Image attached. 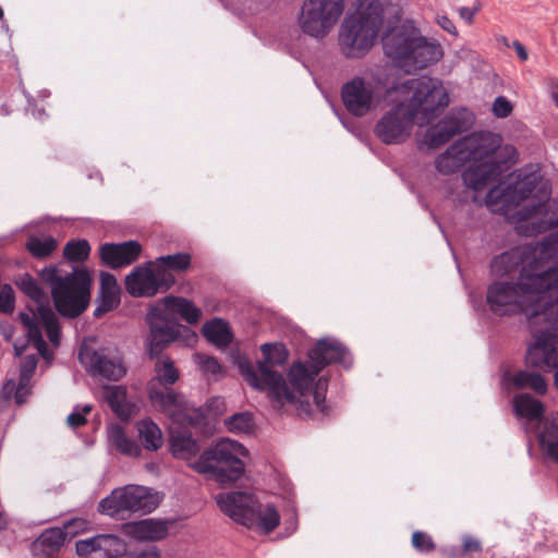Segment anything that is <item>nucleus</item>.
<instances>
[{"mask_svg": "<svg viewBox=\"0 0 558 558\" xmlns=\"http://www.w3.org/2000/svg\"><path fill=\"white\" fill-rule=\"evenodd\" d=\"M396 89L409 95V98L392 106L374 128L375 135L386 145L405 142L418 114L423 121L428 122L439 109L449 105V96L442 83L434 77L409 78Z\"/></svg>", "mask_w": 558, "mask_h": 558, "instance_id": "nucleus-2", "label": "nucleus"}, {"mask_svg": "<svg viewBox=\"0 0 558 558\" xmlns=\"http://www.w3.org/2000/svg\"><path fill=\"white\" fill-rule=\"evenodd\" d=\"M170 447L172 454L183 460H190L199 451V446L191 434L174 429H171Z\"/></svg>", "mask_w": 558, "mask_h": 558, "instance_id": "nucleus-28", "label": "nucleus"}, {"mask_svg": "<svg viewBox=\"0 0 558 558\" xmlns=\"http://www.w3.org/2000/svg\"><path fill=\"white\" fill-rule=\"evenodd\" d=\"M412 546L420 553H432L436 545L430 535L422 531L412 534Z\"/></svg>", "mask_w": 558, "mask_h": 558, "instance_id": "nucleus-43", "label": "nucleus"}, {"mask_svg": "<svg viewBox=\"0 0 558 558\" xmlns=\"http://www.w3.org/2000/svg\"><path fill=\"white\" fill-rule=\"evenodd\" d=\"M551 231L541 241L513 247L495 256L490 262L494 276L504 277L520 269L518 280L523 286L532 281L558 282V257L553 266L550 259L558 253V216L533 222V232Z\"/></svg>", "mask_w": 558, "mask_h": 558, "instance_id": "nucleus-3", "label": "nucleus"}, {"mask_svg": "<svg viewBox=\"0 0 558 558\" xmlns=\"http://www.w3.org/2000/svg\"><path fill=\"white\" fill-rule=\"evenodd\" d=\"M389 0H368L341 25L339 45L347 58H361L373 47L383 25Z\"/></svg>", "mask_w": 558, "mask_h": 558, "instance_id": "nucleus-6", "label": "nucleus"}, {"mask_svg": "<svg viewBox=\"0 0 558 558\" xmlns=\"http://www.w3.org/2000/svg\"><path fill=\"white\" fill-rule=\"evenodd\" d=\"M104 398L110 409L121 418L128 420L133 413V405L126 400V389L122 386H107Z\"/></svg>", "mask_w": 558, "mask_h": 558, "instance_id": "nucleus-27", "label": "nucleus"}, {"mask_svg": "<svg viewBox=\"0 0 558 558\" xmlns=\"http://www.w3.org/2000/svg\"><path fill=\"white\" fill-rule=\"evenodd\" d=\"M160 553L157 546L147 545L136 550L135 558H159Z\"/></svg>", "mask_w": 558, "mask_h": 558, "instance_id": "nucleus-51", "label": "nucleus"}, {"mask_svg": "<svg viewBox=\"0 0 558 558\" xmlns=\"http://www.w3.org/2000/svg\"><path fill=\"white\" fill-rule=\"evenodd\" d=\"M383 47L386 56L407 73L423 70L444 56L439 43L428 40L414 28L404 26L387 32L383 37Z\"/></svg>", "mask_w": 558, "mask_h": 558, "instance_id": "nucleus-4", "label": "nucleus"}, {"mask_svg": "<svg viewBox=\"0 0 558 558\" xmlns=\"http://www.w3.org/2000/svg\"><path fill=\"white\" fill-rule=\"evenodd\" d=\"M109 439L114 448L122 454L138 457L142 453V449L137 442L129 438L123 427L118 424L110 427Z\"/></svg>", "mask_w": 558, "mask_h": 558, "instance_id": "nucleus-34", "label": "nucleus"}, {"mask_svg": "<svg viewBox=\"0 0 558 558\" xmlns=\"http://www.w3.org/2000/svg\"><path fill=\"white\" fill-rule=\"evenodd\" d=\"M38 356L36 354L26 355L21 362L20 378L31 380L37 367Z\"/></svg>", "mask_w": 558, "mask_h": 558, "instance_id": "nucleus-46", "label": "nucleus"}, {"mask_svg": "<svg viewBox=\"0 0 558 558\" xmlns=\"http://www.w3.org/2000/svg\"><path fill=\"white\" fill-rule=\"evenodd\" d=\"M194 359L202 372L206 374L217 375L221 371L219 362L213 356L197 353Z\"/></svg>", "mask_w": 558, "mask_h": 558, "instance_id": "nucleus-45", "label": "nucleus"}, {"mask_svg": "<svg viewBox=\"0 0 558 558\" xmlns=\"http://www.w3.org/2000/svg\"><path fill=\"white\" fill-rule=\"evenodd\" d=\"M328 380L325 377H322L316 381L313 391L314 402L317 409L324 414L328 413L325 404Z\"/></svg>", "mask_w": 558, "mask_h": 558, "instance_id": "nucleus-44", "label": "nucleus"}, {"mask_svg": "<svg viewBox=\"0 0 558 558\" xmlns=\"http://www.w3.org/2000/svg\"><path fill=\"white\" fill-rule=\"evenodd\" d=\"M41 279L50 286L52 300L58 313L64 317L80 316L90 300L92 279L86 269L78 268L72 274L60 276L57 268H45Z\"/></svg>", "mask_w": 558, "mask_h": 558, "instance_id": "nucleus-7", "label": "nucleus"}, {"mask_svg": "<svg viewBox=\"0 0 558 558\" xmlns=\"http://www.w3.org/2000/svg\"><path fill=\"white\" fill-rule=\"evenodd\" d=\"M192 257L189 253H177L157 257L153 260L157 269H165L166 271H185L191 266Z\"/></svg>", "mask_w": 558, "mask_h": 558, "instance_id": "nucleus-35", "label": "nucleus"}, {"mask_svg": "<svg viewBox=\"0 0 558 558\" xmlns=\"http://www.w3.org/2000/svg\"><path fill=\"white\" fill-rule=\"evenodd\" d=\"M253 425V417L247 412L235 413L226 420V426L231 433H248Z\"/></svg>", "mask_w": 558, "mask_h": 558, "instance_id": "nucleus-42", "label": "nucleus"}, {"mask_svg": "<svg viewBox=\"0 0 558 558\" xmlns=\"http://www.w3.org/2000/svg\"><path fill=\"white\" fill-rule=\"evenodd\" d=\"M4 17V12H3V9L0 7V20H3Z\"/></svg>", "mask_w": 558, "mask_h": 558, "instance_id": "nucleus-60", "label": "nucleus"}, {"mask_svg": "<svg viewBox=\"0 0 558 558\" xmlns=\"http://www.w3.org/2000/svg\"><path fill=\"white\" fill-rule=\"evenodd\" d=\"M155 379L163 387L175 384L179 379V371L173 361L168 356H161L155 364Z\"/></svg>", "mask_w": 558, "mask_h": 558, "instance_id": "nucleus-36", "label": "nucleus"}, {"mask_svg": "<svg viewBox=\"0 0 558 558\" xmlns=\"http://www.w3.org/2000/svg\"><path fill=\"white\" fill-rule=\"evenodd\" d=\"M216 501L226 515L246 526L257 499L246 492H229L218 494Z\"/></svg>", "mask_w": 558, "mask_h": 558, "instance_id": "nucleus-20", "label": "nucleus"}, {"mask_svg": "<svg viewBox=\"0 0 558 558\" xmlns=\"http://www.w3.org/2000/svg\"><path fill=\"white\" fill-rule=\"evenodd\" d=\"M550 95L555 102V105L558 107V82L551 81L550 83Z\"/></svg>", "mask_w": 558, "mask_h": 558, "instance_id": "nucleus-57", "label": "nucleus"}, {"mask_svg": "<svg viewBox=\"0 0 558 558\" xmlns=\"http://www.w3.org/2000/svg\"><path fill=\"white\" fill-rule=\"evenodd\" d=\"M78 359L93 377H101L118 381L126 373L122 360L112 355L107 349L95 350L90 347H82Z\"/></svg>", "mask_w": 558, "mask_h": 558, "instance_id": "nucleus-16", "label": "nucleus"}, {"mask_svg": "<svg viewBox=\"0 0 558 558\" xmlns=\"http://www.w3.org/2000/svg\"><path fill=\"white\" fill-rule=\"evenodd\" d=\"M471 124L472 119L466 110L451 112L427 129L424 143L429 148H439L451 141L456 135L466 131Z\"/></svg>", "mask_w": 558, "mask_h": 558, "instance_id": "nucleus-18", "label": "nucleus"}, {"mask_svg": "<svg viewBox=\"0 0 558 558\" xmlns=\"http://www.w3.org/2000/svg\"><path fill=\"white\" fill-rule=\"evenodd\" d=\"M14 291L11 286L5 284L0 291V312L11 313L14 308Z\"/></svg>", "mask_w": 558, "mask_h": 558, "instance_id": "nucleus-47", "label": "nucleus"}, {"mask_svg": "<svg viewBox=\"0 0 558 558\" xmlns=\"http://www.w3.org/2000/svg\"><path fill=\"white\" fill-rule=\"evenodd\" d=\"M344 11V0H306L300 15L302 31L323 38L338 22Z\"/></svg>", "mask_w": 558, "mask_h": 558, "instance_id": "nucleus-13", "label": "nucleus"}, {"mask_svg": "<svg viewBox=\"0 0 558 558\" xmlns=\"http://www.w3.org/2000/svg\"><path fill=\"white\" fill-rule=\"evenodd\" d=\"M120 291H100L98 306L94 311L95 317H101L104 314L114 310L120 303Z\"/></svg>", "mask_w": 558, "mask_h": 558, "instance_id": "nucleus-41", "label": "nucleus"}, {"mask_svg": "<svg viewBox=\"0 0 558 558\" xmlns=\"http://www.w3.org/2000/svg\"><path fill=\"white\" fill-rule=\"evenodd\" d=\"M58 242L52 236H31L26 242L27 251L36 258H46L57 248Z\"/></svg>", "mask_w": 558, "mask_h": 558, "instance_id": "nucleus-37", "label": "nucleus"}, {"mask_svg": "<svg viewBox=\"0 0 558 558\" xmlns=\"http://www.w3.org/2000/svg\"><path fill=\"white\" fill-rule=\"evenodd\" d=\"M7 527V519L4 513L0 510V531Z\"/></svg>", "mask_w": 558, "mask_h": 558, "instance_id": "nucleus-58", "label": "nucleus"}, {"mask_svg": "<svg viewBox=\"0 0 558 558\" xmlns=\"http://www.w3.org/2000/svg\"><path fill=\"white\" fill-rule=\"evenodd\" d=\"M308 357L312 362L311 368L302 362H295L289 371L290 384L300 397H304L313 387L315 377L325 366L341 363L349 367L352 362L347 348L335 339L319 340L308 352Z\"/></svg>", "mask_w": 558, "mask_h": 558, "instance_id": "nucleus-9", "label": "nucleus"}, {"mask_svg": "<svg viewBox=\"0 0 558 558\" xmlns=\"http://www.w3.org/2000/svg\"><path fill=\"white\" fill-rule=\"evenodd\" d=\"M137 432L143 447L149 451H157L163 444L162 432L150 418L137 423Z\"/></svg>", "mask_w": 558, "mask_h": 558, "instance_id": "nucleus-31", "label": "nucleus"}, {"mask_svg": "<svg viewBox=\"0 0 558 558\" xmlns=\"http://www.w3.org/2000/svg\"><path fill=\"white\" fill-rule=\"evenodd\" d=\"M80 558H119L126 553V543L114 534H97L75 544Z\"/></svg>", "mask_w": 558, "mask_h": 558, "instance_id": "nucleus-19", "label": "nucleus"}, {"mask_svg": "<svg viewBox=\"0 0 558 558\" xmlns=\"http://www.w3.org/2000/svg\"><path fill=\"white\" fill-rule=\"evenodd\" d=\"M511 111L512 106L507 98L499 96L495 99L493 105V113L497 118H506L511 113Z\"/></svg>", "mask_w": 558, "mask_h": 558, "instance_id": "nucleus-48", "label": "nucleus"}, {"mask_svg": "<svg viewBox=\"0 0 558 558\" xmlns=\"http://www.w3.org/2000/svg\"><path fill=\"white\" fill-rule=\"evenodd\" d=\"M71 525L69 523L64 530L59 527H50L45 530L31 546L32 554L35 558H53L63 547L66 537L71 534Z\"/></svg>", "mask_w": 558, "mask_h": 558, "instance_id": "nucleus-22", "label": "nucleus"}, {"mask_svg": "<svg viewBox=\"0 0 558 558\" xmlns=\"http://www.w3.org/2000/svg\"><path fill=\"white\" fill-rule=\"evenodd\" d=\"M123 531L140 541L157 542L168 535V525L161 520L144 519L124 524Z\"/></svg>", "mask_w": 558, "mask_h": 558, "instance_id": "nucleus-24", "label": "nucleus"}, {"mask_svg": "<svg viewBox=\"0 0 558 558\" xmlns=\"http://www.w3.org/2000/svg\"><path fill=\"white\" fill-rule=\"evenodd\" d=\"M19 318L25 328L27 341L23 343L14 342L15 355L21 356L27 343L31 342L37 352L46 357L48 347L43 338L41 325H44L47 336L53 344H58L60 338V326L52 310L48 305H39L38 313L31 308L29 312H21Z\"/></svg>", "mask_w": 558, "mask_h": 558, "instance_id": "nucleus-12", "label": "nucleus"}, {"mask_svg": "<svg viewBox=\"0 0 558 558\" xmlns=\"http://www.w3.org/2000/svg\"><path fill=\"white\" fill-rule=\"evenodd\" d=\"M512 383L518 389H531L539 396H544L548 389V384L545 377L542 374L532 371H519L514 374Z\"/></svg>", "mask_w": 558, "mask_h": 558, "instance_id": "nucleus-32", "label": "nucleus"}, {"mask_svg": "<svg viewBox=\"0 0 558 558\" xmlns=\"http://www.w3.org/2000/svg\"><path fill=\"white\" fill-rule=\"evenodd\" d=\"M66 422L71 427L75 428V427L83 426L87 421H86L84 413L74 411L68 416Z\"/></svg>", "mask_w": 558, "mask_h": 558, "instance_id": "nucleus-53", "label": "nucleus"}, {"mask_svg": "<svg viewBox=\"0 0 558 558\" xmlns=\"http://www.w3.org/2000/svg\"><path fill=\"white\" fill-rule=\"evenodd\" d=\"M202 331L209 342L218 347H227L232 340L228 324L221 318L205 323Z\"/></svg>", "mask_w": 558, "mask_h": 558, "instance_id": "nucleus-33", "label": "nucleus"}, {"mask_svg": "<svg viewBox=\"0 0 558 558\" xmlns=\"http://www.w3.org/2000/svg\"><path fill=\"white\" fill-rule=\"evenodd\" d=\"M437 24L449 34H452L454 36L458 35L453 22L447 15H437Z\"/></svg>", "mask_w": 558, "mask_h": 558, "instance_id": "nucleus-52", "label": "nucleus"}, {"mask_svg": "<svg viewBox=\"0 0 558 558\" xmlns=\"http://www.w3.org/2000/svg\"><path fill=\"white\" fill-rule=\"evenodd\" d=\"M514 154L513 146L501 145L499 135L472 133L440 154L435 160V168L441 174H451L471 162L462 173V180L468 187L477 192L498 181L508 171Z\"/></svg>", "mask_w": 558, "mask_h": 558, "instance_id": "nucleus-1", "label": "nucleus"}, {"mask_svg": "<svg viewBox=\"0 0 558 558\" xmlns=\"http://www.w3.org/2000/svg\"><path fill=\"white\" fill-rule=\"evenodd\" d=\"M161 500L162 495L150 487L126 485L113 489L109 496L101 499L99 510L112 518H119L123 512L147 514L153 512Z\"/></svg>", "mask_w": 558, "mask_h": 558, "instance_id": "nucleus-10", "label": "nucleus"}, {"mask_svg": "<svg viewBox=\"0 0 558 558\" xmlns=\"http://www.w3.org/2000/svg\"><path fill=\"white\" fill-rule=\"evenodd\" d=\"M171 272L157 269L155 263L147 262L136 266L125 278V289L134 298H150L158 292H166L174 283Z\"/></svg>", "mask_w": 558, "mask_h": 558, "instance_id": "nucleus-14", "label": "nucleus"}, {"mask_svg": "<svg viewBox=\"0 0 558 558\" xmlns=\"http://www.w3.org/2000/svg\"><path fill=\"white\" fill-rule=\"evenodd\" d=\"M280 523V515L274 505H260L258 501L255 505L252 518L247 522V527H258L265 533L272 532Z\"/></svg>", "mask_w": 558, "mask_h": 558, "instance_id": "nucleus-25", "label": "nucleus"}, {"mask_svg": "<svg viewBox=\"0 0 558 558\" xmlns=\"http://www.w3.org/2000/svg\"><path fill=\"white\" fill-rule=\"evenodd\" d=\"M513 410L517 416L529 421L539 420L545 412L544 404L529 393H520L513 398Z\"/></svg>", "mask_w": 558, "mask_h": 558, "instance_id": "nucleus-30", "label": "nucleus"}, {"mask_svg": "<svg viewBox=\"0 0 558 558\" xmlns=\"http://www.w3.org/2000/svg\"><path fill=\"white\" fill-rule=\"evenodd\" d=\"M16 283L19 288L36 303L35 311L38 313V306L46 305V295L36 279L28 274H24L20 277Z\"/></svg>", "mask_w": 558, "mask_h": 558, "instance_id": "nucleus-38", "label": "nucleus"}, {"mask_svg": "<svg viewBox=\"0 0 558 558\" xmlns=\"http://www.w3.org/2000/svg\"><path fill=\"white\" fill-rule=\"evenodd\" d=\"M341 98L350 113L363 117L380 104L383 88L374 81L355 76L342 86Z\"/></svg>", "mask_w": 558, "mask_h": 558, "instance_id": "nucleus-15", "label": "nucleus"}, {"mask_svg": "<svg viewBox=\"0 0 558 558\" xmlns=\"http://www.w3.org/2000/svg\"><path fill=\"white\" fill-rule=\"evenodd\" d=\"M149 398L155 408L172 417L173 422L192 426L196 423L197 411L190 409L184 397L173 389L150 388Z\"/></svg>", "mask_w": 558, "mask_h": 558, "instance_id": "nucleus-17", "label": "nucleus"}, {"mask_svg": "<svg viewBox=\"0 0 558 558\" xmlns=\"http://www.w3.org/2000/svg\"><path fill=\"white\" fill-rule=\"evenodd\" d=\"M260 351L263 360L258 361L256 366L247 361L240 363V371L246 383L257 390H267L277 407H282L286 402L296 403V396L289 389L282 374L274 369L287 362L288 352L284 345L265 343Z\"/></svg>", "mask_w": 558, "mask_h": 558, "instance_id": "nucleus-5", "label": "nucleus"}, {"mask_svg": "<svg viewBox=\"0 0 558 558\" xmlns=\"http://www.w3.org/2000/svg\"><path fill=\"white\" fill-rule=\"evenodd\" d=\"M551 195L550 183L545 180L541 174L531 173L525 175L523 180L519 181L512 187L507 189L506 192H500L498 187H493L488 191L485 202L487 206H494L504 198L505 202H513L520 204L526 199H533L535 203L531 208H524L527 217H533L543 211L546 202Z\"/></svg>", "mask_w": 558, "mask_h": 558, "instance_id": "nucleus-11", "label": "nucleus"}, {"mask_svg": "<svg viewBox=\"0 0 558 558\" xmlns=\"http://www.w3.org/2000/svg\"><path fill=\"white\" fill-rule=\"evenodd\" d=\"M100 291H120L117 283V279L112 274H100Z\"/></svg>", "mask_w": 558, "mask_h": 558, "instance_id": "nucleus-49", "label": "nucleus"}, {"mask_svg": "<svg viewBox=\"0 0 558 558\" xmlns=\"http://www.w3.org/2000/svg\"><path fill=\"white\" fill-rule=\"evenodd\" d=\"M150 336L148 354L150 359L157 357L165 348L178 337V329L161 318L149 319Z\"/></svg>", "mask_w": 558, "mask_h": 558, "instance_id": "nucleus-23", "label": "nucleus"}, {"mask_svg": "<svg viewBox=\"0 0 558 558\" xmlns=\"http://www.w3.org/2000/svg\"><path fill=\"white\" fill-rule=\"evenodd\" d=\"M89 253L90 245L87 240L69 241L63 248L64 257L71 262H84L88 258Z\"/></svg>", "mask_w": 558, "mask_h": 558, "instance_id": "nucleus-39", "label": "nucleus"}, {"mask_svg": "<svg viewBox=\"0 0 558 558\" xmlns=\"http://www.w3.org/2000/svg\"><path fill=\"white\" fill-rule=\"evenodd\" d=\"M477 8H468V7H462L459 9V15L462 20H464L468 24H471L474 20V16L477 12Z\"/></svg>", "mask_w": 558, "mask_h": 558, "instance_id": "nucleus-54", "label": "nucleus"}, {"mask_svg": "<svg viewBox=\"0 0 558 558\" xmlns=\"http://www.w3.org/2000/svg\"><path fill=\"white\" fill-rule=\"evenodd\" d=\"M90 410H92V407H90V405H85V407L83 408V412H84V413H88V412H90Z\"/></svg>", "mask_w": 558, "mask_h": 558, "instance_id": "nucleus-59", "label": "nucleus"}, {"mask_svg": "<svg viewBox=\"0 0 558 558\" xmlns=\"http://www.w3.org/2000/svg\"><path fill=\"white\" fill-rule=\"evenodd\" d=\"M512 47L514 48L517 54H518V58L521 60V61H526L527 58H529V54H527V51L525 49V47L518 40H514L512 43Z\"/></svg>", "mask_w": 558, "mask_h": 558, "instance_id": "nucleus-55", "label": "nucleus"}, {"mask_svg": "<svg viewBox=\"0 0 558 558\" xmlns=\"http://www.w3.org/2000/svg\"><path fill=\"white\" fill-rule=\"evenodd\" d=\"M298 411L300 415H310L311 412V404L306 401H300L298 405Z\"/></svg>", "mask_w": 558, "mask_h": 558, "instance_id": "nucleus-56", "label": "nucleus"}, {"mask_svg": "<svg viewBox=\"0 0 558 558\" xmlns=\"http://www.w3.org/2000/svg\"><path fill=\"white\" fill-rule=\"evenodd\" d=\"M31 380L19 378V383L9 379L3 386V392L8 396L14 395L15 402L23 404L31 395Z\"/></svg>", "mask_w": 558, "mask_h": 558, "instance_id": "nucleus-40", "label": "nucleus"}, {"mask_svg": "<svg viewBox=\"0 0 558 558\" xmlns=\"http://www.w3.org/2000/svg\"><path fill=\"white\" fill-rule=\"evenodd\" d=\"M539 444L544 453L558 463V414L545 421L539 434Z\"/></svg>", "mask_w": 558, "mask_h": 558, "instance_id": "nucleus-29", "label": "nucleus"}, {"mask_svg": "<svg viewBox=\"0 0 558 558\" xmlns=\"http://www.w3.org/2000/svg\"><path fill=\"white\" fill-rule=\"evenodd\" d=\"M462 550L463 553H480L482 550V545L478 539L472 536H464L462 542Z\"/></svg>", "mask_w": 558, "mask_h": 558, "instance_id": "nucleus-50", "label": "nucleus"}, {"mask_svg": "<svg viewBox=\"0 0 558 558\" xmlns=\"http://www.w3.org/2000/svg\"><path fill=\"white\" fill-rule=\"evenodd\" d=\"M163 304L167 311L180 315L189 324H197L202 317L201 308L185 298L168 295Z\"/></svg>", "mask_w": 558, "mask_h": 558, "instance_id": "nucleus-26", "label": "nucleus"}, {"mask_svg": "<svg viewBox=\"0 0 558 558\" xmlns=\"http://www.w3.org/2000/svg\"><path fill=\"white\" fill-rule=\"evenodd\" d=\"M247 450L240 442L221 439L206 449L191 468L221 485L233 483L242 477L245 465L242 457Z\"/></svg>", "mask_w": 558, "mask_h": 558, "instance_id": "nucleus-8", "label": "nucleus"}, {"mask_svg": "<svg viewBox=\"0 0 558 558\" xmlns=\"http://www.w3.org/2000/svg\"><path fill=\"white\" fill-rule=\"evenodd\" d=\"M142 253V245L137 241L122 243H104L99 247V257L104 265L118 269L136 262Z\"/></svg>", "mask_w": 558, "mask_h": 558, "instance_id": "nucleus-21", "label": "nucleus"}]
</instances>
